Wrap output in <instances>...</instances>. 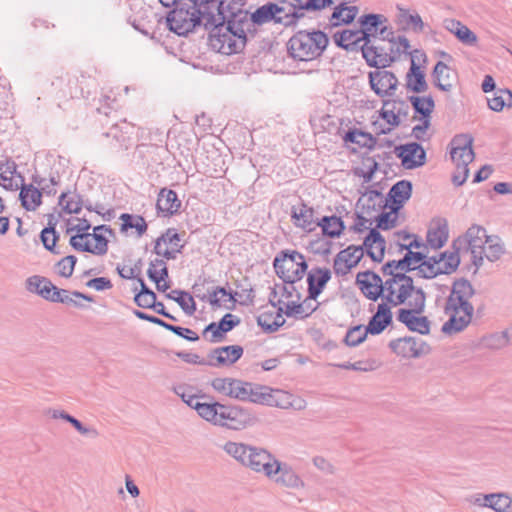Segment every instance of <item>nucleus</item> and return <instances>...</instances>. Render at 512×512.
Listing matches in <instances>:
<instances>
[{
    "label": "nucleus",
    "mask_w": 512,
    "mask_h": 512,
    "mask_svg": "<svg viewBox=\"0 0 512 512\" xmlns=\"http://www.w3.org/2000/svg\"><path fill=\"white\" fill-rule=\"evenodd\" d=\"M246 0L220 2L219 10L214 14L212 24L205 21L202 27L209 32V41L220 53L231 55L242 52L249 37L258 32L254 27L250 12L243 7Z\"/></svg>",
    "instance_id": "obj_1"
},
{
    "label": "nucleus",
    "mask_w": 512,
    "mask_h": 512,
    "mask_svg": "<svg viewBox=\"0 0 512 512\" xmlns=\"http://www.w3.org/2000/svg\"><path fill=\"white\" fill-rule=\"evenodd\" d=\"M474 295L475 288L467 278L454 279L444 306V313L449 315V319L442 325V333L454 335L468 327L475 311L470 302Z\"/></svg>",
    "instance_id": "obj_2"
},
{
    "label": "nucleus",
    "mask_w": 512,
    "mask_h": 512,
    "mask_svg": "<svg viewBox=\"0 0 512 512\" xmlns=\"http://www.w3.org/2000/svg\"><path fill=\"white\" fill-rule=\"evenodd\" d=\"M329 41L322 30H299L288 40L287 53L295 61H312L323 55Z\"/></svg>",
    "instance_id": "obj_3"
},
{
    "label": "nucleus",
    "mask_w": 512,
    "mask_h": 512,
    "mask_svg": "<svg viewBox=\"0 0 512 512\" xmlns=\"http://www.w3.org/2000/svg\"><path fill=\"white\" fill-rule=\"evenodd\" d=\"M473 142L471 134L462 133L456 134L449 143L451 160L456 166L451 180L457 187L462 186L469 176L468 165L475 158Z\"/></svg>",
    "instance_id": "obj_4"
},
{
    "label": "nucleus",
    "mask_w": 512,
    "mask_h": 512,
    "mask_svg": "<svg viewBox=\"0 0 512 512\" xmlns=\"http://www.w3.org/2000/svg\"><path fill=\"white\" fill-rule=\"evenodd\" d=\"M393 323V313L385 304H378L376 312L370 317L366 326L356 325L350 327L343 339L345 345L356 347L363 343L367 335H380Z\"/></svg>",
    "instance_id": "obj_5"
},
{
    "label": "nucleus",
    "mask_w": 512,
    "mask_h": 512,
    "mask_svg": "<svg viewBox=\"0 0 512 512\" xmlns=\"http://www.w3.org/2000/svg\"><path fill=\"white\" fill-rule=\"evenodd\" d=\"M273 267L285 284H294L307 275L308 263L303 254L295 250H282L275 256Z\"/></svg>",
    "instance_id": "obj_6"
},
{
    "label": "nucleus",
    "mask_w": 512,
    "mask_h": 512,
    "mask_svg": "<svg viewBox=\"0 0 512 512\" xmlns=\"http://www.w3.org/2000/svg\"><path fill=\"white\" fill-rule=\"evenodd\" d=\"M409 308H400L396 313V319L406 326L411 332L428 335L431 330V322L427 316H421L425 310L426 301L408 302Z\"/></svg>",
    "instance_id": "obj_7"
},
{
    "label": "nucleus",
    "mask_w": 512,
    "mask_h": 512,
    "mask_svg": "<svg viewBox=\"0 0 512 512\" xmlns=\"http://www.w3.org/2000/svg\"><path fill=\"white\" fill-rule=\"evenodd\" d=\"M408 98H387L382 100V108L379 111V116L391 127L382 129L381 134H388L392 127H398L401 124V118H406L410 112Z\"/></svg>",
    "instance_id": "obj_8"
},
{
    "label": "nucleus",
    "mask_w": 512,
    "mask_h": 512,
    "mask_svg": "<svg viewBox=\"0 0 512 512\" xmlns=\"http://www.w3.org/2000/svg\"><path fill=\"white\" fill-rule=\"evenodd\" d=\"M388 347L394 354L406 359L420 358L431 352V346L426 341L413 336L392 339Z\"/></svg>",
    "instance_id": "obj_9"
},
{
    "label": "nucleus",
    "mask_w": 512,
    "mask_h": 512,
    "mask_svg": "<svg viewBox=\"0 0 512 512\" xmlns=\"http://www.w3.org/2000/svg\"><path fill=\"white\" fill-rule=\"evenodd\" d=\"M218 425L231 430H242L252 425L256 418L248 409L237 405H222Z\"/></svg>",
    "instance_id": "obj_10"
},
{
    "label": "nucleus",
    "mask_w": 512,
    "mask_h": 512,
    "mask_svg": "<svg viewBox=\"0 0 512 512\" xmlns=\"http://www.w3.org/2000/svg\"><path fill=\"white\" fill-rule=\"evenodd\" d=\"M357 23L359 25L357 32L361 34L363 43H371L375 38L380 39L388 31V18L383 14H363L358 18Z\"/></svg>",
    "instance_id": "obj_11"
},
{
    "label": "nucleus",
    "mask_w": 512,
    "mask_h": 512,
    "mask_svg": "<svg viewBox=\"0 0 512 512\" xmlns=\"http://www.w3.org/2000/svg\"><path fill=\"white\" fill-rule=\"evenodd\" d=\"M368 83L375 95L381 98L394 96L399 85L396 75L386 68L369 71Z\"/></svg>",
    "instance_id": "obj_12"
},
{
    "label": "nucleus",
    "mask_w": 512,
    "mask_h": 512,
    "mask_svg": "<svg viewBox=\"0 0 512 512\" xmlns=\"http://www.w3.org/2000/svg\"><path fill=\"white\" fill-rule=\"evenodd\" d=\"M393 152L401 160L403 168L407 170L422 167L427 161L426 150L417 141L399 144L394 147Z\"/></svg>",
    "instance_id": "obj_13"
},
{
    "label": "nucleus",
    "mask_w": 512,
    "mask_h": 512,
    "mask_svg": "<svg viewBox=\"0 0 512 512\" xmlns=\"http://www.w3.org/2000/svg\"><path fill=\"white\" fill-rule=\"evenodd\" d=\"M244 353L240 345H227L211 349L207 353V366L214 368L230 367L235 364Z\"/></svg>",
    "instance_id": "obj_14"
},
{
    "label": "nucleus",
    "mask_w": 512,
    "mask_h": 512,
    "mask_svg": "<svg viewBox=\"0 0 512 512\" xmlns=\"http://www.w3.org/2000/svg\"><path fill=\"white\" fill-rule=\"evenodd\" d=\"M267 477L274 480L277 484L287 488L298 489L304 487V481L286 462L274 459L273 468Z\"/></svg>",
    "instance_id": "obj_15"
},
{
    "label": "nucleus",
    "mask_w": 512,
    "mask_h": 512,
    "mask_svg": "<svg viewBox=\"0 0 512 512\" xmlns=\"http://www.w3.org/2000/svg\"><path fill=\"white\" fill-rule=\"evenodd\" d=\"M332 278V272L327 267H313L307 272V297L304 300L306 303L309 300H317L326 288L328 282Z\"/></svg>",
    "instance_id": "obj_16"
},
{
    "label": "nucleus",
    "mask_w": 512,
    "mask_h": 512,
    "mask_svg": "<svg viewBox=\"0 0 512 512\" xmlns=\"http://www.w3.org/2000/svg\"><path fill=\"white\" fill-rule=\"evenodd\" d=\"M382 282L380 275L373 270L360 271L355 279V284L361 293L373 302H376L382 296V292L379 290Z\"/></svg>",
    "instance_id": "obj_17"
},
{
    "label": "nucleus",
    "mask_w": 512,
    "mask_h": 512,
    "mask_svg": "<svg viewBox=\"0 0 512 512\" xmlns=\"http://www.w3.org/2000/svg\"><path fill=\"white\" fill-rule=\"evenodd\" d=\"M241 323V319L232 314L226 313L218 322H211L203 329L202 335L207 338V333L211 332V337L208 339L210 343H217L225 339L226 334L232 331Z\"/></svg>",
    "instance_id": "obj_18"
},
{
    "label": "nucleus",
    "mask_w": 512,
    "mask_h": 512,
    "mask_svg": "<svg viewBox=\"0 0 512 512\" xmlns=\"http://www.w3.org/2000/svg\"><path fill=\"white\" fill-rule=\"evenodd\" d=\"M413 184L410 180L402 179L394 183L384 201V206H393L396 209H402L406 202L411 198Z\"/></svg>",
    "instance_id": "obj_19"
},
{
    "label": "nucleus",
    "mask_w": 512,
    "mask_h": 512,
    "mask_svg": "<svg viewBox=\"0 0 512 512\" xmlns=\"http://www.w3.org/2000/svg\"><path fill=\"white\" fill-rule=\"evenodd\" d=\"M250 449L246 468L256 473H263L267 477L273 468L275 456L261 447L251 445Z\"/></svg>",
    "instance_id": "obj_20"
},
{
    "label": "nucleus",
    "mask_w": 512,
    "mask_h": 512,
    "mask_svg": "<svg viewBox=\"0 0 512 512\" xmlns=\"http://www.w3.org/2000/svg\"><path fill=\"white\" fill-rule=\"evenodd\" d=\"M182 206L177 193L169 188H161L156 202V211L158 216L171 217L180 212Z\"/></svg>",
    "instance_id": "obj_21"
},
{
    "label": "nucleus",
    "mask_w": 512,
    "mask_h": 512,
    "mask_svg": "<svg viewBox=\"0 0 512 512\" xmlns=\"http://www.w3.org/2000/svg\"><path fill=\"white\" fill-rule=\"evenodd\" d=\"M135 126L131 123L123 121L122 125L117 122L111 124L108 131L103 132L102 135L106 138H112L115 142L114 146L119 149L128 150L133 145V134Z\"/></svg>",
    "instance_id": "obj_22"
},
{
    "label": "nucleus",
    "mask_w": 512,
    "mask_h": 512,
    "mask_svg": "<svg viewBox=\"0 0 512 512\" xmlns=\"http://www.w3.org/2000/svg\"><path fill=\"white\" fill-rule=\"evenodd\" d=\"M407 91L414 94L424 93L428 90V83L426 81V74L424 70L416 63L415 57L412 56L410 67L406 73Z\"/></svg>",
    "instance_id": "obj_23"
},
{
    "label": "nucleus",
    "mask_w": 512,
    "mask_h": 512,
    "mask_svg": "<svg viewBox=\"0 0 512 512\" xmlns=\"http://www.w3.org/2000/svg\"><path fill=\"white\" fill-rule=\"evenodd\" d=\"M25 288L30 293L36 294L46 301L52 302L54 297V291L57 289L50 279L40 276L33 275L26 279Z\"/></svg>",
    "instance_id": "obj_24"
},
{
    "label": "nucleus",
    "mask_w": 512,
    "mask_h": 512,
    "mask_svg": "<svg viewBox=\"0 0 512 512\" xmlns=\"http://www.w3.org/2000/svg\"><path fill=\"white\" fill-rule=\"evenodd\" d=\"M278 11H276V18H280V23L284 26H294L300 19L304 18V14L298 11L297 3L292 0H280L276 3Z\"/></svg>",
    "instance_id": "obj_25"
},
{
    "label": "nucleus",
    "mask_w": 512,
    "mask_h": 512,
    "mask_svg": "<svg viewBox=\"0 0 512 512\" xmlns=\"http://www.w3.org/2000/svg\"><path fill=\"white\" fill-rule=\"evenodd\" d=\"M451 249L443 251L438 255L428 256V258H434L437 261L435 267L442 271V274H452L460 265L459 248Z\"/></svg>",
    "instance_id": "obj_26"
},
{
    "label": "nucleus",
    "mask_w": 512,
    "mask_h": 512,
    "mask_svg": "<svg viewBox=\"0 0 512 512\" xmlns=\"http://www.w3.org/2000/svg\"><path fill=\"white\" fill-rule=\"evenodd\" d=\"M342 139L346 145L355 144L359 148L373 150L376 147L377 139L371 133L353 127L345 131Z\"/></svg>",
    "instance_id": "obj_27"
},
{
    "label": "nucleus",
    "mask_w": 512,
    "mask_h": 512,
    "mask_svg": "<svg viewBox=\"0 0 512 512\" xmlns=\"http://www.w3.org/2000/svg\"><path fill=\"white\" fill-rule=\"evenodd\" d=\"M443 25L444 28L452 33L461 43L468 46H473L477 43V35L461 21L445 19Z\"/></svg>",
    "instance_id": "obj_28"
},
{
    "label": "nucleus",
    "mask_w": 512,
    "mask_h": 512,
    "mask_svg": "<svg viewBox=\"0 0 512 512\" xmlns=\"http://www.w3.org/2000/svg\"><path fill=\"white\" fill-rule=\"evenodd\" d=\"M19 201L26 211H34L42 205L43 192L33 184H23L19 187Z\"/></svg>",
    "instance_id": "obj_29"
},
{
    "label": "nucleus",
    "mask_w": 512,
    "mask_h": 512,
    "mask_svg": "<svg viewBox=\"0 0 512 512\" xmlns=\"http://www.w3.org/2000/svg\"><path fill=\"white\" fill-rule=\"evenodd\" d=\"M316 225L321 228L322 236L329 239L339 238L346 229L343 219L336 215L323 216L317 219Z\"/></svg>",
    "instance_id": "obj_30"
},
{
    "label": "nucleus",
    "mask_w": 512,
    "mask_h": 512,
    "mask_svg": "<svg viewBox=\"0 0 512 512\" xmlns=\"http://www.w3.org/2000/svg\"><path fill=\"white\" fill-rule=\"evenodd\" d=\"M399 11L397 15V24L402 31L412 30L415 33H421L424 31L425 24L421 16L415 12L410 13L408 9L402 8L397 5Z\"/></svg>",
    "instance_id": "obj_31"
},
{
    "label": "nucleus",
    "mask_w": 512,
    "mask_h": 512,
    "mask_svg": "<svg viewBox=\"0 0 512 512\" xmlns=\"http://www.w3.org/2000/svg\"><path fill=\"white\" fill-rule=\"evenodd\" d=\"M379 209H381V212L373 218V222H376L378 229L388 231L395 228L398 225L400 209H396L392 205L384 206L382 200L379 203Z\"/></svg>",
    "instance_id": "obj_32"
},
{
    "label": "nucleus",
    "mask_w": 512,
    "mask_h": 512,
    "mask_svg": "<svg viewBox=\"0 0 512 512\" xmlns=\"http://www.w3.org/2000/svg\"><path fill=\"white\" fill-rule=\"evenodd\" d=\"M314 213L315 211L312 207L302 202L299 210L294 206L292 207L291 218L294 220L295 226L307 232H311L315 229L312 225L317 222V219H314Z\"/></svg>",
    "instance_id": "obj_33"
},
{
    "label": "nucleus",
    "mask_w": 512,
    "mask_h": 512,
    "mask_svg": "<svg viewBox=\"0 0 512 512\" xmlns=\"http://www.w3.org/2000/svg\"><path fill=\"white\" fill-rule=\"evenodd\" d=\"M449 236L448 223L446 219H439L435 228H430L427 231L426 241L433 249L442 248Z\"/></svg>",
    "instance_id": "obj_34"
},
{
    "label": "nucleus",
    "mask_w": 512,
    "mask_h": 512,
    "mask_svg": "<svg viewBox=\"0 0 512 512\" xmlns=\"http://www.w3.org/2000/svg\"><path fill=\"white\" fill-rule=\"evenodd\" d=\"M408 101L414 110L413 119L432 116L435 109V101L431 95H410L408 96Z\"/></svg>",
    "instance_id": "obj_35"
},
{
    "label": "nucleus",
    "mask_w": 512,
    "mask_h": 512,
    "mask_svg": "<svg viewBox=\"0 0 512 512\" xmlns=\"http://www.w3.org/2000/svg\"><path fill=\"white\" fill-rule=\"evenodd\" d=\"M361 54L366 64L370 68L383 69L384 66L383 55H387V52L383 47L373 45L371 43H363Z\"/></svg>",
    "instance_id": "obj_36"
},
{
    "label": "nucleus",
    "mask_w": 512,
    "mask_h": 512,
    "mask_svg": "<svg viewBox=\"0 0 512 512\" xmlns=\"http://www.w3.org/2000/svg\"><path fill=\"white\" fill-rule=\"evenodd\" d=\"M450 68L443 61H438L431 72L433 85L443 92H450L453 85L450 82Z\"/></svg>",
    "instance_id": "obj_37"
},
{
    "label": "nucleus",
    "mask_w": 512,
    "mask_h": 512,
    "mask_svg": "<svg viewBox=\"0 0 512 512\" xmlns=\"http://www.w3.org/2000/svg\"><path fill=\"white\" fill-rule=\"evenodd\" d=\"M277 5L274 2H267L258 7L254 12L250 13L254 27L261 26L265 23H280V18H276Z\"/></svg>",
    "instance_id": "obj_38"
},
{
    "label": "nucleus",
    "mask_w": 512,
    "mask_h": 512,
    "mask_svg": "<svg viewBox=\"0 0 512 512\" xmlns=\"http://www.w3.org/2000/svg\"><path fill=\"white\" fill-rule=\"evenodd\" d=\"M119 219L121 220V233H127L129 229H135L137 236L141 237L147 232L148 224L142 215L122 213Z\"/></svg>",
    "instance_id": "obj_39"
},
{
    "label": "nucleus",
    "mask_w": 512,
    "mask_h": 512,
    "mask_svg": "<svg viewBox=\"0 0 512 512\" xmlns=\"http://www.w3.org/2000/svg\"><path fill=\"white\" fill-rule=\"evenodd\" d=\"M54 297L52 299V303H62L66 305H73L76 308H83L84 305L81 302L74 300L69 294L78 299H83L87 302H94V297L89 294H85L80 291H72L69 292L66 289L58 288L54 291Z\"/></svg>",
    "instance_id": "obj_40"
},
{
    "label": "nucleus",
    "mask_w": 512,
    "mask_h": 512,
    "mask_svg": "<svg viewBox=\"0 0 512 512\" xmlns=\"http://www.w3.org/2000/svg\"><path fill=\"white\" fill-rule=\"evenodd\" d=\"M173 392L179 396L182 401L187 404L190 408L194 409L196 411V403H200L201 399L205 400H211L212 396L202 393L201 391L198 394L193 393V386L186 385V384H179L176 386H173L172 388Z\"/></svg>",
    "instance_id": "obj_41"
},
{
    "label": "nucleus",
    "mask_w": 512,
    "mask_h": 512,
    "mask_svg": "<svg viewBox=\"0 0 512 512\" xmlns=\"http://www.w3.org/2000/svg\"><path fill=\"white\" fill-rule=\"evenodd\" d=\"M196 412L197 414L207 422H210L213 425H218L219 420V412L222 409V403L214 401L213 398L211 400H207L204 402L196 403Z\"/></svg>",
    "instance_id": "obj_42"
},
{
    "label": "nucleus",
    "mask_w": 512,
    "mask_h": 512,
    "mask_svg": "<svg viewBox=\"0 0 512 512\" xmlns=\"http://www.w3.org/2000/svg\"><path fill=\"white\" fill-rule=\"evenodd\" d=\"M58 204L66 214H79L83 208V197L77 192L64 191L58 198Z\"/></svg>",
    "instance_id": "obj_43"
},
{
    "label": "nucleus",
    "mask_w": 512,
    "mask_h": 512,
    "mask_svg": "<svg viewBox=\"0 0 512 512\" xmlns=\"http://www.w3.org/2000/svg\"><path fill=\"white\" fill-rule=\"evenodd\" d=\"M488 107L495 111L501 112L505 107H512V91L508 88L497 89L491 98H487Z\"/></svg>",
    "instance_id": "obj_44"
},
{
    "label": "nucleus",
    "mask_w": 512,
    "mask_h": 512,
    "mask_svg": "<svg viewBox=\"0 0 512 512\" xmlns=\"http://www.w3.org/2000/svg\"><path fill=\"white\" fill-rule=\"evenodd\" d=\"M270 390L272 388L269 386L250 382L245 402L267 406L270 401Z\"/></svg>",
    "instance_id": "obj_45"
},
{
    "label": "nucleus",
    "mask_w": 512,
    "mask_h": 512,
    "mask_svg": "<svg viewBox=\"0 0 512 512\" xmlns=\"http://www.w3.org/2000/svg\"><path fill=\"white\" fill-rule=\"evenodd\" d=\"M251 445L240 443V442H233L228 441L223 449L224 451L233 457L237 462H239L242 466L246 467L249 451L251 450Z\"/></svg>",
    "instance_id": "obj_46"
},
{
    "label": "nucleus",
    "mask_w": 512,
    "mask_h": 512,
    "mask_svg": "<svg viewBox=\"0 0 512 512\" xmlns=\"http://www.w3.org/2000/svg\"><path fill=\"white\" fill-rule=\"evenodd\" d=\"M270 392V401L267 406L278 407L281 409H288L294 406L295 398L291 393L274 388H272Z\"/></svg>",
    "instance_id": "obj_47"
},
{
    "label": "nucleus",
    "mask_w": 512,
    "mask_h": 512,
    "mask_svg": "<svg viewBox=\"0 0 512 512\" xmlns=\"http://www.w3.org/2000/svg\"><path fill=\"white\" fill-rule=\"evenodd\" d=\"M333 242L329 239H325L324 236L317 235L315 239L309 241L306 249L313 255H320L328 257L331 254Z\"/></svg>",
    "instance_id": "obj_48"
},
{
    "label": "nucleus",
    "mask_w": 512,
    "mask_h": 512,
    "mask_svg": "<svg viewBox=\"0 0 512 512\" xmlns=\"http://www.w3.org/2000/svg\"><path fill=\"white\" fill-rule=\"evenodd\" d=\"M133 292V300L135 304L143 309H149L151 302L157 299V294L150 287H148L147 284H143V288H140L139 290L135 287Z\"/></svg>",
    "instance_id": "obj_49"
},
{
    "label": "nucleus",
    "mask_w": 512,
    "mask_h": 512,
    "mask_svg": "<svg viewBox=\"0 0 512 512\" xmlns=\"http://www.w3.org/2000/svg\"><path fill=\"white\" fill-rule=\"evenodd\" d=\"M297 3L298 11L306 12H319L334 4V0H294Z\"/></svg>",
    "instance_id": "obj_50"
},
{
    "label": "nucleus",
    "mask_w": 512,
    "mask_h": 512,
    "mask_svg": "<svg viewBox=\"0 0 512 512\" xmlns=\"http://www.w3.org/2000/svg\"><path fill=\"white\" fill-rule=\"evenodd\" d=\"M275 313L273 311L263 312L257 316V324L265 333H274L279 330L285 323V319L281 318V322H272Z\"/></svg>",
    "instance_id": "obj_51"
},
{
    "label": "nucleus",
    "mask_w": 512,
    "mask_h": 512,
    "mask_svg": "<svg viewBox=\"0 0 512 512\" xmlns=\"http://www.w3.org/2000/svg\"><path fill=\"white\" fill-rule=\"evenodd\" d=\"M487 242H492V236L486 237V239H463V238H456L453 240L451 244V248H459L461 249L462 245L467 246V250L470 251V253H475V251H485V244Z\"/></svg>",
    "instance_id": "obj_52"
},
{
    "label": "nucleus",
    "mask_w": 512,
    "mask_h": 512,
    "mask_svg": "<svg viewBox=\"0 0 512 512\" xmlns=\"http://www.w3.org/2000/svg\"><path fill=\"white\" fill-rule=\"evenodd\" d=\"M411 271H403V272H397V279L398 283L402 284L404 286H408L409 288L413 289L415 291V296L413 297V300L411 302H420V301H426V293L421 287H416L414 285L413 278L408 275Z\"/></svg>",
    "instance_id": "obj_53"
},
{
    "label": "nucleus",
    "mask_w": 512,
    "mask_h": 512,
    "mask_svg": "<svg viewBox=\"0 0 512 512\" xmlns=\"http://www.w3.org/2000/svg\"><path fill=\"white\" fill-rule=\"evenodd\" d=\"M436 262L434 258H429L426 262H422L421 265L415 266V271H417L416 275L422 279H433L441 275L442 271L435 267Z\"/></svg>",
    "instance_id": "obj_54"
},
{
    "label": "nucleus",
    "mask_w": 512,
    "mask_h": 512,
    "mask_svg": "<svg viewBox=\"0 0 512 512\" xmlns=\"http://www.w3.org/2000/svg\"><path fill=\"white\" fill-rule=\"evenodd\" d=\"M77 263V257L75 255H67L60 259L56 264L57 274L64 278L72 276L75 265Z\"/></svg>",
    "instance_id": "obj_55"
},
{
    "label": "nucleus",
    "mask_w": 512,
    "mask_h": 512,
    "mask_svg": "<svg viewBox=\"0 0 512 512\" xmlns=\"http://www.w3.org/2000/svg\"><path fill=\"white\" fill-rule=\"evenodd\" d=\"M176 303L181 307L183 312L189 316L193 315L197 310L193 296L185 290L177 292Z\"/></svg>",
    "instance_id": "obj_56"
},
{
    "label": "nucleus",
    "mask_w": 512,
    "mask_h": 512,
    "mask_svg": "<svg viewBox=\"0 0 512 512\" xmlns=\"http://www.w3.org/2000/svg\"><path fill=\"white\" fill-rule=\"evenodd\" d=\"M250 382L234 378L229 388V397L245 402Z\"/></svg>",
    "instance_id": "obj_57"
},
{
    "label": "nucleus",
    "mask_w": 512,
    "mask_h": 512,
    "mask_svg": "<svg viewBox=\"0 0 512 512\" xmlns=\"http://www.w3.org/2000/svg\"><path fill=\"white\" fill-rule=\"evenodd\" d=\"M346 3L340 2L334 6L331 16L329 17V28L347 25L345 21Z\"/></svg>",
    "instance_id": "obj_58"
},
{
    "label": "nucleus",
    "mask_w": 512,
    "mask_h": 512,
    "mask_svg": "<svg viewBox=\"0 0 512 512\" xmlns=\"http://www.w3.org/2000/svg\"><path fill=\"white\" fill-rule=\"evenodd\" d=\"M509 343L508 333L506 331L491 334L484 338V345L490 349H501Z\"/></svg>",
    "instance_id": "obj_59"
},
{
    "label": "nucleus",
    "mask_w": 512,
    "mask_h": 512,
    "mask_svg": "<svg viewBox=\"0 0 512 512\" xmlns=\"http://www.w3.org/2000/svg\"><path fill=\"white\" fill-rule=\"evenodd\" d=\"M405 264L406 269L408 271H415V266L421 265L422 262H426L428 258L427 254L420 251H409L404 254L402 257Z\"/></svg>",
    "instance_id": "obj_60"
},
{
    "label": "nucleus",
    "mask_w": 512,
    "mask_h": 512,
    "mask_svg": "<svg viewBox=\"0 0 512 512\" xmlns=\"http://www.w3.org/2000/svg\"><path fill=\"white\" fill-rule=\"evenodd\" d=\"M90 237H92L95 241V245H91V250H86L87 253H92L95 255H104L108 251L109 239L103 235L102 233H90Z\"/></svg>",
    "instance_id": "obj_61"
},
{
    "label": "nucleus",
    "mask_w": 512,
    "mask_h": 512,
    "mask_svg": "<svg viewBox=\"0 0 512 512\" xmlns=\"http://www.w3.org/2000/svg\"><path fill=\"white\" fill-rule=\"evenodd\" d=\"M359 35L357 29H342L333 34L332 38L338 48L344 49L353 38Z\"/></svg>",
    "instance_id": "obj_62"
},
{
    "label": "nucleus",
    "mask_w": 512,
    "mask_h": 512,
    "mask_svg": "<svg viewBox=\"0 0 512 512\" xmlns=\"http://www.w3.org/2000/svg\"><path fill=\"white\" fill-rule=\"evenodd\" d=\"M487 244V252H485L486 258L490 262L499 260L505 252L503 244L499 243V238L497 236H492V242H487Z\"/></svg>",
    "instance_id": "obj_63"
},
{
    "label": "nucleus",
    "mask_w": 512,
    "mask_h": 512,
    "mask_svg": "<svg viewBox=\"0 0 512 512\" xmlns=\"http://www.w3.org/2000/svg\"><path fill=\"white\" fill-rule=\"evenodd\" d=\"M494 511L512 512V499L505 493H495Z\"/></svg>",
    "instance_id": "obj_64"
}]
</instances>
